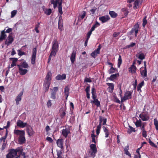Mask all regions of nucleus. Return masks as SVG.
Masks as SVG:
<instances>
[{
  "label": "nucleus",
  "instance_id": "nucleus-49",
  "mask_svg": "<svg viewBox=\"0 0 158 158\" xmlns=\"http://www.w3.org/2000/svg\"><path fill=\"white\" fill-rule=\"evenodd\" d=\"M13 40H9V41H8L7 40H6L5 42V44L7 45L6 47L7 48V46L11 44L13 42Z\"/></svg>",
  "mask_w": 158,
  "mask_h": 158
},
{
  "label": "nucleus",
  "instance_id": "nucleus-13",
  "mask_svg": "<svg viewBox=\"0 0 158 158\" xmlns=\"http://www.w3.org/2000/svg\"><path fill=\"white\" fill-rule=\"evenodd\" d=\"M17 66L19 69V72L21 75H23L27 73L28 70L27 69H23L22 68H21L19 64H17Z\"/></svg>",
  "mask_w": 158,
  "mask_h": 158
},
{
  "label": "nucleus",
  "instance_id": "nucleus-12",
  "mask_svg": "<svg viewBox=\"0 0 158 158\" xmlns=\"http://www.w3.org/2000/svg\"><path fill=\"white\" fill-rule=\"evenodd\" d=\"M135 62H133V64L131 65V67L128 69L129 71L132 74H134L136 73V68L134 65Z\"/></svg>",
  "mask_w": 158,
  "mask_h": 158
},
{
  "label": "nucleus",
  "instance_id": "nucleus-30",
  "mask_svg": "<svg viewBox=\"0 0 158 158\" xmlns=\"http://www.w3.org/2000/svg\"><path fill=\"white\" fill-rule=\"evenodd\" d=\"M62 0H60V1L58 2V12L61 15L62 13Z\"/></svg>",
  "mask_w": 158,
  "mask_h": 158
},
{
  "label": "nucleus",
  "instance_id": "nucleus-18",
  "mask_svg": "<svg viewBox=\"0 0 158 158\" xmlns=\"http://www.w3.org/2000/svg\"><path fill=\"white\" fill-rule=\"evenodd\" d=\"M63 142L64 141L63 139H58L57 140L56 144L58 147L62 148H63Z\"/></svg>",
  "mask_w": 158,
  "mask_h": 158
},
{
  "label": "nucleus",
  "instance_id": "nucleus-59",
  "mask_svg": "<svg viewBox=\"0 0 158 158\" xmlns=\"http://www.w3.org/2000/svg\"><path fill=\"white\" fill-rule=\"evenodd\" d=\"M52 103L51 100H49L47 103V106L48 108L51 107Z\"/></svg>",
  "mask_w": 158,
  "mask_h": 158
},
{
  "label": "nucleus",
  "instance_id": "nucleus-19",
  "mask_svg": "<svg viewBox=\"0 0 158 158\" xmlns=\"http://www.w3.org/2000/svg\"><path fill=\"white\" fill-rule=\"evenodd\" d=\"M66 75L63 74L62 75L59 74L56 77V79L57 80H63L65 79Z\"/></svg>",
  "mask_w": 158,
  "mask_h": 158
},
{
  "label": "nucleus",
  "instance_id": "nucleus-38",
  "mask_svg": "<svg viewBox=\"0 0 158 158\" xmlns=\"http://www.w3.org/2000/svg\"><path fill=\"white\" fill-rule=\"evenodd\" d=\"M8 135V131L7 130H6V132L5 135L3 137H2L0 139V141L1 142H2V141H3V143H6L5 140L6 139V138Z\"/></svg>",
  "mask_w": 158,
  "mask_h": 158
},
{
  "label": "nucleus",
  "instance_id": "nucleus-5",
  "mask_svg": "<svg viewBox=\"0 0 158 158\" xmlns=\"http://www.w3.org/2000/svg\"><path fill=\"white\" fill-rule=\"evenodd\" d=\"M139 29V25L137 23L134 25V27L130 31V35H134L136 37Z\"/></svg>",
  "mask_w": 158,
  "mask_h": 158
},
{
  "label": "nucleus",
  "instance_id": "nucleus-20",
  "mask_svg": "<svg viewBox=\"0 0 158 158\" xmlns=\"http://www.w3.org/2000/svg\"><path fill=\"white\" fill-rule=\"evenodd\" d=\"M10 60H12V63L11 64V67H14L16 65V62L18 60V59L15 58H10Z\"/></svg>",
  "mask_w": 158,
  "mask_h": 158
},
{
  "label": "nucleus",
  "instance_id": "nucleus-41",
  "mask_svg": "<svg viewBox=\"0 0 158 158\" xmlns=\"http://www.w3.org/2000/svg\"><path fill=\"white\" fill-rule=\"evenodd\" d=\"M121 11L123 12L124 15L126 16H127L129 13L127 8H122L121 9Z\"/></svg>",
  "mask_w": 158,
  "mask_h": 158
},
{
  "label": "nucleus",
  "instance_id": "nucleus-46",
  "mask_svg": "<svg viewBox=\"0 0 158 158\" xmlns=\"http://www.w3.org/2000/svg\"><path fill=\"white\" fill-rule=\"evenodd\" d=\"M93 132L94 133V131H93ZM92 138V142L94 143H96V141L95 140V137H96L95 135L94 134V133L91 134V136Z\"/></svg>",
  "mask_w": 158,
  "mask_h": 158
},
{
  "label": "nucleus",
  "instance_id": "nucleus-36",
  "mask_svg": "<svg viewBox=\"0 0 158 158\" xmlns=\"http://www.w3.org/2000/svg\"><path fill=\"white\" fill-rule=\"evenodd\" d=\"M15 133L17 135H21L23 134H25V132L24 131H20L19 130H16L15 131Z\"/></svg>",
  "mask_w": 158,
  "mask_h": 158
},
{
  "label": "nucleus",
  "instance_id": "nucleus-63",
  "mask_svg": "<svg viewBox=\"0 0 158 158\" xmlns=\"http://www.w3.org/2000/svg\"><path fill=\"white\" fill-rule=\"evenodd\" d=\"M7 143V142H6V143H3V144L2 145V148H1V150H2V151H3L5 149V148L6 147V145Z\"/></svg>",
  "mask_w": 158,
  "mask_h": 158
},
{
  "label": "nucleus",
  "instance_id": "nucleus-26",
  "mask_svg": "<svg viewBox=\"0 0 158 158\" xmlns=\"http://www.w3.org/2000/svg\"><path fill=\"white\" fill-rule=\"evenodd\" d=\"M86 15V13L85 11H83L81 13V14L79 15L78 17V20H81L83 19Z\"/></svg>",
  "mask_w": 158,
  "mask_h": 158
},
{
  "label": "nucleus",
  "instance_id": "nucleus-17",
  "mask_svg": "<svg viewBox=\"0 0 158 158\" xmlns=\"http://www.w3.org/2000/svg\"><path fill=\"white\" fill-rule=\"evenodd\" d=\"M110 18L108 15H106L99 17V19L101 21L102 23H104L107 21Z\"/></svg>",
  "mask_w": 158,
  "mask_h": 158
},
{
  "label": "nucleus",
  "instance_id": "nucleus-32",
  "mask_svg": "<svg viewBox=\"0 0 158 158\" xmlns=\"http://www.w3.org/2000/svg\"><path fill=\"white\" fill-rule=\"evenodd\" d=\"M95 28H96V27H95V26H94V25L92 27L90 30L88 32L87 34V40H88L92 32L94 30Z\"/></svg>",
  "mask_w": 158,
  "mask_h": 158
},
{
  "label": "nucleus",
  "instance_id": "nucleus-6",
  "mask_svg": "<svg viewBox=\"0 0 158 158\" xmlns=\"http://www.w3.org/2000/svg\"><path fill=\"white\" fill-rule=\"evenodd\" d=\"M128 3H132L134 2L133 8L135 9H137L141 4V0H127Z\"/></svg>",
  "mask_w": 158,
  "mask_h": 158
},
{
  "label": "nucleus",
  "instance_id": "nucleus-54",
  "mask_svg": "<svg viewBox=\"0 0 158 158\" xmlns=\"http://www.w3.org/2000/svg\"><path fill=\"white\" fill-rule=\"evenodd\" d=\"M138 58L141 60H143L145 58V56L143 53H141L139 54Z\"/></svg>",
  "mask_w": 158,
  "mask_h": 158
},
{
  "label": "nucleus",
  "instance_id": "nucleus-48",
  "mask_svg": "<svg viewBox=\"0 0 158 158\" xmlns=\"http://www.w3.org/2000/svg\"><path fill=\"white\" fill-rule=\"evenodd\" d=\"M143 24H142L143 26V27H144L145 26V25L147 23V21L146 20V16H145L143 18Z\"/></svg>",
  "mask_w": 158,
  "mask_h": 158
},
{
  "label": "nucleus",
  "instance_id": "nucleus-53",
  "mask_svg": "<svg viewBox=\"0 0 158 158\" xmlns=\"http://www.w3.org/2000/svg\"><path fill=\"white\" fill-rule=\"evenodd\" d=\"M135 45V43H132L130 45H127L126 46V48H128L131 47H133Z\"/></svg>",
  "mask_w": 158,
  "mask_h": 158
},
{
  "label": "nucleus",
  "instance_id": "nucleus-2",
  "mask_svg": "<svg viewBox=\"0 0 158 158\" xmlns=\"http://www.w3.org/2000/svg\"><path fill=\"white\" fill-rule=\"evenodd\" d=\"M52 73L50 72H48L46 77L44 81V86L45 87V92L48 91L51 84L50 82L52 79Z\"/></svg>",
  "mask_w": 158,
  "mask_h": 158
},
{
  "label": "nucleus",
  "instance_id": "nucleus-64",
  "mask_svg": "<svg viewBox=\"0 0 158 158\" xmlns=\"http://www.w3.org/2000/svg\"><path fill=\"white\" fill-rule=\"evenodd\" d=\"M46 140L49 141L50 143H52L53 140L51 138L47 136L46 138Z\"/></svg>",
  "mask_w": 158,
  "mask_h": 158
},
{
  "label": "nucleus",
  "instance_id": "nucleus-10",
  "mask_svg": "<svg viewBox=\"0 0 158 158\" xmlns=\"http://www.w3.org/2000/svg\"><path fill=\"white\" fill-rule=\"evenodd\" d=\"M24 91V89H23L22 91L19 94L16 96L15 99L16 104L17 105L19 104V102L21 101L22 100V97L23 96Z\"/></svg>",
  "mask_w": 158,
  "mask_h": 158
},
{
  "label": "nucleus",
  "instance_id": "nucleus-58",
  "mask_svg": "<svg viewBox=\"0 0 158 158\" xmlns=\"http://www.w3.org/2000/svg\"><path fill=\"white\" fill-rule=\"evenodd\" d=\"M142 131V136L146 138L147 136V132L145 130L144 131Z\"/></svg>",
  "mask_w": 158,
  "mask_h": 158
},
{
  "label": "nucleus",
  "instance_id": "nucleus-4",
  "mask_svg": "<svg viewBox=\"0 0 158 158\" xmlns=\"http://www.w3.org/2000/svg\"><path fill=\"white\" fill-rule=\"evenodd\" d=\"M90 149L92 151H89L88 152L89 155L92 157H94L97 152V149L96 145L94 144H91L90 145Z\"/></svg>",
  "mask_w": 158,
  "mask_h": 158
},
{
  "label": "nucleus",
  "instance_id": "nucleus-51",
  "mask_svg": "<svg viewBox=\"0 0 158 158\" xmlns=\"http://www.w3.org/2000/svg\"><path fill=\"white\" fill-rule=\"evenodd\" d=\"M51 98L53 99H55L56 98V93L52 92L51 93Z\"/></svg>",
  "mask_w": 158,
  "mask_h": 158
},
{
  "label": "nucleus",
  "instance_id": "nucleus-7",
  "mask_svg": "<svg viewBox=\"0 0 158 158\" xmlns=\"http://www.w3.org/2000/svg\"><path fill=\"white\" fill-rule=\"evenodd\" d=\"M132 92L130 91L126 92L124 94L123 97L121 99V102H123L127 100L131 99L132 98Z\"/></svg>",
  "mask_w": 158,
  "mask_h": 158
},
{
  "label": "nucleus",
  "instance_id": "nucleus-61",
  "mask_svg": "<svg viewBox=\"0 0 158 158\" xmlns=\"http://www.w3.org/2000/svg\"><path fill=\"white\" fill-rule=\"evenodd\" d=\"M17 10H14L11 12V17L12 18L15 16L17 13Z\"/></svg>",
  "mask_w": 158,
  "mask_h": 158
},
{
  "label": "nucleus",
  "instance_id": "nucleus-24",
  "mask_svg": "<svg viewBox=\"0 0 158 158\" xmlns=\"http://www.w3.org/2000/svg\"><path fill=\"white\" fill-rule=\"evenodd\" d=\"M24 135L25 134H23V135H20L19 138V141L21 143H23L25 142L26 139Z\"/></svg>",
  "mask_w": 158,
  "mask_h": 158
},
{
  "label": "nucleus",
  "instance_id": "nucleus-15",
  "mask_svg": "<svg viewBox=\"0 0 158 158\" xmlns=\"http://www.w3.org/2000/svg\"><path fill=\"white\" fill-rule=\"evenodd\" d=\"M59 45L57 40H54L52 42V50L58 51Z\"/></svg>",
  "mask_w": 158,
  "mask_h": 158
},
{
  "label": "nucleus",
  "instance_id": "nucleus-44",
  "mask_svg": "<svg viewBox=\"0 0 158 158\" xmlns=\"http://www.w3.org/2000/svg\"><path fill=\"white\" fill-rule=\"evenodd\" d=\"M66 113L64 110H62L60 111V116L61 118H63L65 116Z\"/></svg>",
  "mask_w": 158,
  "mask_h": 158
},
{
  "label": "nucleus",
  "instance_id": "nucleus-62",
  "mask_svg": "<svg viewBox=\"0 0 158 158\" xmlns=\"http://www.w3.org/2000/svg\"><path fill=\"white\" fill-rule=\"evenodd\" d=\"M61 154L62 153L61 152L57 151V158H62V157L61 155Z\"/></svg>",
  "mask_w": 158,
  "mask_h": 158
},
{
  "label": "nucleus",
  "instance_id": "nucleus-60",
  "mask_svg": "<svg viewBox=\"0 0 158 158\" xmlns=\"http://www.w3.org/2000/svg\"><path fill=\"white\" fill-rule=\"evenodd\" d=\"M63 23V20L62 19V18L61 16H60L58 20V24H62Z\"/></svg>",
  "mask_w": 158,
  "mask_h": 158
},
{
  "label": "nucleus",
  "instance_id": "nucleus-50",
  "mask_svg": "<svg viewBox=\"0 0 158 158\" xmlns=\"http://www.w3.org/2000/svg\"><path fill=\"white\" fill-rule=\"evenodd\" d=\"M52 12L51 9H47L45 11V13L47 15H50Z\"/></svg>",
  "mask_w": 158,
  "mask_h": 158
},
{
  "label": "nucleus",
  "instance_id": "nucleus-27",
  "mask_svg": "<svg viewBox=\"0 0 158 158\" xmlns=\"http://www.w3.org/2000/svg\"><path fill=\"white\" fill-rule=\"evenodd\" d=\"M106 84L109 86L108 88L109 89V92L112 93L114 89V85L112 83H106Z\"/></svg>",
  "mask_w": 158,
  "mask_h": 158
},
{
  "label": "nucleus",
  "instance_id": "nucleus-3",
  "mask_svg": "<svg viewBox=\"0 0 158 158\" xmlns=\"http://www.w3.org/2000/svg\"><path fill=\"white\" fill-rule=\"evenodd\" d=\"M13 40V34L11 33L9 34L8 35L5 32V29L1 31L0 36V40Z\"/></svg>",
  "mask_w": 158,
  "mask_h": 158
},
{
  "label": "nucleus",
  "instance_id": "nucleus-21",
  "mask_svg": "<svg viewBox=\"0 0 158 158\" xmlns=\"http://www.w3.org/2000/svg\"><path fill=\"white\" fill-rule=\"evenodd\" d=\"M70 132L69 130L67 129H63L62 130V135L66 138L68 135L69 133Z\"/></svg>",
  "mask_w": 158,
  "mask_h": 158
},
{
  "label": "nucleus",
  "instance_id": "nucleus-43",
  "mask_svg": "<svg viewBox=\"0 0 158 158\" xmlns=\"http://www.w3.org/2000/svg\"><path fill=\"white\" fill-rule=\"evenodd\" d=\"M130 129H128L127 130V133L129 134H131L132 132H135L136 131L135 128L132 127L131 126H129Z\"/></svg>",
  "mask_w": 158,
  "mask_h": 158
},
{
  "label": "nucleus",
  "instance_id": "nucleus-25",
  "mask_svg": "<svg viewBox=\"0 0 158 158\" xmlns=\"http://www.w3.org/2000/svg\"><path fill=\"white\" fill-rule=\"evenodd\" d=\"M27 132L28 135L30 136L32 135L34 133V132L31 127L30 128H27Z\"/></svg>",
  "mask_w": 158,
  "mask_h": 158
},
{
  "label": "nucleus",
  "instance_id": "nucleus-55",
  "mask_svg": "<svg viewBox=\"0 0 158 158\" xmlns=\"http://www.w3.org/2000/svg\"><path fill=\"white\" fill-rule=\"evenodd\" d=\"M18 54L19 56H21L23 55H24L25 54V52L22 51L20 50H18Z\"/></svg>",
  "mask_w": 158,
  "mask_h": 158
},
{
  "label": "nucleus",
  "instance_id": "nucleus-42",
  "mask_svg": "<svg viewBox=\"0 0 158 158\" xmlns=\"http://www.w3.org/2000/svg\"><path fill=\"white\" fill-rule=\"evenodd\" d=\"M109 14L110 15L111 17L113 18H115L117 16V14L113 11H110L109 12Z\"/></svg>",
  "mask_w": 158,
  "mask_h": 158
},
{
  "label": "nucleus",
  "instance_id": "nucleus-22",
  "mask_svg": "<svg viewBox=\"0 0 158 158\" xmlns=\"http://www.w3.org/2000/svg\"><path fill=\"white\" fill-rule=\"evenodd\" d=\"M140 74L143 78L147 77V70L146 67H145L143 70H140Z\"/></svg>",
  "mask_w": 158,
  "mask_h": 158
},
{
  "label": "nucleus",
  "instance_id": "nucleus-31",
  "mask_svg": "<svg viewBox=\"0 0 158 158\" xmlns=\"http://www.w3.org/2000/svg\"><path fill=\"white\" fill-rule=\"evenodd\" d=\"M103 130V131L105 133V137L106 138L109 137V130L107 129L106 127L103 126L102 127Z\"/></svg>",
  "mask_w": 158,
  "mask_h": 158
},
{
  "label": "nucleus",
  "instance_id": "nucleus-23",
  "mask_svg": "<svg viewBox=\"0 0 158 158\" xmlns=\"http://www.w3.org/2000/svg\"><path fill=\"white\" fill-rule=\"evenodd\" d=\"M69 88L68 86H66L64 88V93L66 96V99H67L68 96L69 95Z\"/></svg>",
  "mask_w": 158,
  "mask_h": 158
},
{
  "label": "nucleus",
  "instance_id": "nucleus-16",
  "mask_svg": "<svg viewBox=\"0 0 158 158\" xmlns=\"http://www.w3.org/2000/svg\"><path fill=\"white\" fill-rule=\"evenodd\" d=\"M76 51L74 50L72 52L70 56V60L72 63L73 64L75 60Z\"/></svg>",
  "mask_w": 158,
  "mask_h": 158
},
{
  "label": "nucleus",
  "instance_id": "nucleus-37",
  "mask_svg": "<svg viewBox=\"0 0 158 158\" xmlns=\"http://www.w3.org/2000/svg\"><path fill=\"white\" fill-rule=\"evenodd\" d=\"M122 63V59L121 56L119 55L118 58V67L120 68V66Z\"/></svg>",
  "mask_w": 158,
  "mask_h": 158
},
{
  "label": "nucleus",
  "instance_id": "nucleus-45",
  "mask_svg": "<svg viewBox=\"0 0 158 158\" xmlns=\"http://www.w3.org/2000/svg\"><path fill=\"white\" fill-rule=\"evenodd\" d=\"M142 124V122L140 120H137L135 123V124L137 127H141Z\"/></svg>",
  "mask_w": 158,
  "mask_h": 158
},
{
  "label": "nucleus",
  "instance_id": "nucleus-57",
  "mask_svg": "<svg viewBox=\"0 0 158 158\" xmlns=\"http://www.w3.org/2000/svg\"><path fill=\"white\" fill-rule=\"evenodd\" d=\"M146 126V123H144L142 124L141 126L140 127V129L142 131L145 130V127Z\"/></svg>",
  "mask_w": 158,
  "mask_h": 158
},
{
  "label": "nucleus",
  "instance_id": "nucleus-14",
  "mask_svg": "<svg viewBox=\"0 0 158 158\" xmlns=\"http://www.w3.org/2000/svg\"><path fill=\"white\" fill-rule=\"evenodd\" d=\"M17 125L18 126L21 128H24L26 127L27 125V123H24L22 121L19 120L17 122Z\"/></svg>",
  "mask_w": 158,
  "mask_h": 158
},
{
  "label": "nucleus",
  "instance_id": "nucleus-39",
  "mask_svg": "<svg viewBox=\"0 0 158 158\" xmlns=\"http://www.w3.org/2000/svg\"><path fill=\"white\" fill-rule=\"evenodd\" d=\"M118 75V73H117V74H113L111 75L110 77L109 78H108L111 81H113L114 79H116L117 77V75Z\"/></svg>",
  "mask_w": 158,
  "mask_h": 158
},
{
  "label": "nucleus",
  "instance_id": "nucleus-47",
  "mask_svg": "<svg viewBox=\"0 0 158 158\" xmlns=\"http://www.w3.org/2000/svg\"><path fill=\"white\" fill-rule=\"evenodd\" d=\"M154 125L155 126L156 129L157 130H158V121L157 119L155 118L154 119Z\"/></svg>",
  "mask_w": 158,
  "mask_h": 158
},
{
  "label": "nucleus",
  "instance_id": "nucleus-8",
  "mask_svg": "<svg viewBox=\"0 0 158 158\" xmlns=\"http://www.w3.org/2000/svg\"><path fill=\"white\" fill-rule=\"evenodd\" d=\"M36 52V48H33L32 50V55L31 58V63L33 64H35V63Z\"/></svg>",
  "mask_w": 158,
  "mask_h": 158
},
{
  "label": "nucleus",
  "instance_id": "nucleus-40",
  "mask_svg": "<svg viewBox=\"0 0 158 158\" xmlns=\"http://www.w3.org/2000/svg\"><path fill=\"white\" fill-rule=\"evenodd\" d=\"M91 102L94 103L97 107H99L100 106V102L98 99H96L95 100L91 101Z\"/></svg>",
  "mask_w": 158,
  "mask_h": 158
},
{
  "label": "nucleus",
  "instance_id": "nucleus-29",
  "mask_svg": "<svg viewBox=\"0 0 158 158\" xmlns=\"http://www.w3.org/2000/svg\"><path fill=\"white\" fill-rule=\"evenodd\" d=\"M19 65L21 68H27L29 67L27 63L25 61L21 62L20 64Z\"/></svg>",
  "mask_w": 158,
  "mask_h": 158
},
{
  "label": "nucleus",
  "instance_id": "nucleus-1",
  "mask_svg": "<svg viewBox=\"0 0 158 158\" xmlns=\"http://www.w3.org/2000/svg\"><path fill=\"white\" fill-rule=\"evenodd\" d=\"M23 149L18 147L14 149H11L9 150V153L6 155L7 158H18L22 154Z\"/></svg>",
  "mask_w": 158,
  "mask_h": 158
},
{
  "label": "nucleus",
  "instance_id": "nucleus-34",
  "mask_svg": "<svg viewBox=\"0 0 158 158\" xmlns=\"http://www.w3.org/2000/svg\"><path fill=\"white\" fill-rule=\"evenodd\" d=\"M95 28H96V27H95V26H94V25L92 27L90 30L88 32L87 34V40H88L92 32L94 30Z\"/></svg>",
  "mask_w": 158,
  "mask_h": 158
},
{
  "label": "nucleus",
  "instance_id": "nucleus-11",
  "mask_svg": "<svg viewBox=\"0 0 158 158\" xmlns=\"http://www.w3.org/2000/svg\"><path fill=\"white\" fill-rule=\"evenodd\" d=\"M101 48L100 45H99L98 46V48L91 54V56L94 58H95L98 54L100 53V51Z\"/></svg>",
  "mask_w": 158,
  "mask_h": 158
},
{
  "label": "nucleus",
  "instance_id": "nucleus-9",
  "mask_svg": "<svg viewBox=\"0 0 158 158\" xmlns=\"http://www.w3.org/2000/svg\"><path fill=\"white\" fill-rule=\"evenodd\" d=\"M139 117L143 121H147L150 118L147 113H142L139 114Z\"/></svg>",
  "mask_w": 158,
  "mask_h": 158
},
{
  "label": "nucleus",
  "instance_id": "nucleus-52",
  "mask_svg": "<svg viewBox=\"0 0 158 158\" xmlns=\"http://www.w3.org/2000/svg\"><path fill=\"white\" fill-rule=\"evenodd\" d=\"M57 52V51H56L55 50L52 49L49 56H55Z\"/></svg>",
  "mask_w": 158,
  "mask_h": 158
},
{
  "label": "nucleus",
  "instance_id": "nucleus-28",
  "mask_svg": "<svg viewBox=\"0 0 158 158\" xmlns=\"http://www.w3.org/2000/svg\"><path fill=\"white\" fill-rule=\"evenodd\" d=\"M144 85V82L143 81H141L138 85L137 87V89L138 91H139L140 92H142V90L141 89L142 87Z\"/></svg>",
  "mask_w": 158,
  "mask_h": 158
},
{
  "label": "nucleus",
  "instance_id": "nucleus-33",
  "mask_svg": "<svg viewBox=\"0 0 158 158\" xmlns=\"http://www.w3.org/2000/svg\"><path fill=\"white\" fill-rule=\"evenodd\" d=\"M95 28H96V27H95V26H94V25L92 27L90 30L88 32L87 34V40H88L92 32L94 30Z\"/></svg>",
  "mask_w": 158,
  "mask_h": 158
},
{
  "label": "nucleus",
  "instance_id": "nucleus-56",
  "mask_svg": "<svg viewBox=\"0 0 158 158\" xmlns=\"http://www.w3.org/2000/svg\"><path fill=\"white\" fill-rule=\"evenodd\" d=\"M115 69L114 68L113 66H111L110 70H109V73L110 74H111L114 72Z\"/></svg>",
  "mask_w": 158,
  "mask_h": 158
},
{
  "label": "nucleus",
  "instance_id": "nucleus-35",
  "mask_svg": "<svg viewBox=\"0 0 158 158\" xmlns=\"http://www.w3.org/2000/svg\"><path fill=\"white\" fill-rule=\"evenodd\" d=\"M95 28H96V27H95V26H94V25L92 27L90 30L88 32L87 34V40H88L92 32L94 30Z\"/></svg>",
  "mask_w": 158,
  "mask_h": 158
}]
</instances>
